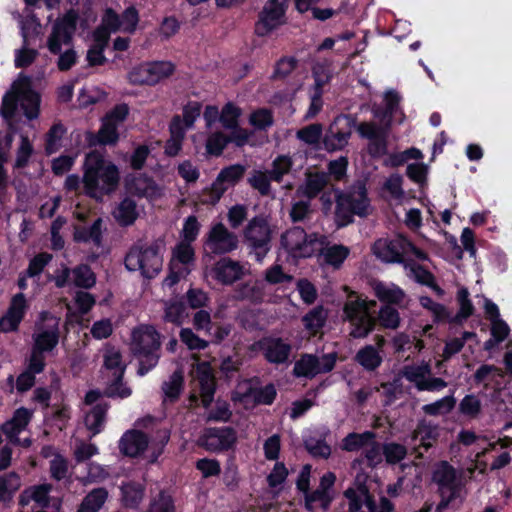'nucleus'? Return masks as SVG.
Listing matches in <instances>:
<instances>
[{
	"label": "nucleus",
	"mask_w": 512,
	"mask_h": 512,
	"mask_svg": "<svg viewBox=\"0 0 512 512\" xmlns=\"http://www.w3.org/2000/svg\"><path fill=\"white\" fill-rule=\"evenodd\" d=\"M485 470L486 464L478 460L462 472H458L448 462H441L433 473V480L438 485L441 495L437 511L440 512L448 506L458 507L467 495L466 477L470 480L476 479L475 471H478L477 475H484Z\"/></svg>",
	"instance_id": "obj_1"
},
{
	"label": "nucleus",
	"mask_w": 512,
	"mask_h": 512,
	"mask_svg": "<svg viewBox=\"0 0 512 512\" xmlns=\"http://www.w3.org/2000/svg\"><path fill=\"white\" fill-rule=\"evenodd\" d=\"M485 470L486 464L478 460L462 472H458L448 462H441L433 473V480L438 485L441 495L437 511L440 512L448 506L458 507L467 495L466 477L470 480L476 479L475 471H478L477 475H484Z\"/></svg>",
	"instance_id": "obj_2"
},
{
	"label": "nucleus",
	"mask_w": 512,
	"mask_h": 512,
	"mask_svg": "<svg viewBox=\"0 0 512 512\" xmlns=\"http://www.w3.org/2000/svg\"><path fill=\"white\" fill-rule=\"evenodd\" d=\"M84 169L83 185L88 196L101 200L117 188L119 170L99 152L92 151L86 155Z\"/></svg>",
	"instance_id": "obj_3"
},
{
	"label": "nucleus",
	"mask_w": 512,
	"mask_h": 512,
	"mask_svg": "<svg viewBox=\"0 0 512 512\" xmlns=\"http://www.w3.org/2000/svg\"><path fill=\"white\" fill-rule=\"evenodd\" d=\"M130 347L139 360L138 375L144 376L152 370L160 358V334L154 326L141 324L131 332Z\"/></svg>",
	"instance_id": "obj_4"
},
{
	"label": "nucleus",
	"mask_w": 512,
	"mask_h": 512,
	"mask_svg": "<svg viewBox=\"0 0 512 512\" xmlns=\"http://www.w3.org/2000/svg\"><path fill=\"white\" fill-rule=\"evenodd\" d=\"M164 250L165 243L162 239L135 245L125 257V266L129 271H139L145 278H154L162 270Z\"/></svg>",
	"instance_id": "obj_5"
},
{
	"label": "nucleus",
	"mask_w": 512,
	"mask_h": 512,
	"mask_svg": "<svg viewBox=\"0 0 512 512\" xmlns=\"http://www.w3.org/2000/svg\"><path fill=\"white\" fill-rule=\"evenodd\" d=\"M39 105V95L31 89L29 78L20 74L11 91L3 97L0 113L9 119L19 106L28 119H35L39 115Z\"/></svg>",
	"instance_id": "obj_6"
},
{
	"label": "nucleus",
	"mask_w": 512,
	"mask_h": 512,
	"mask_svg": "<svg viewBox=\"0 0 512 512\" xmlns=\"http://www.w3.org/2000/svg\"><path fill=\"white\" fill-rule=\"evenodd\" d=\"M336 217L340 225H347L353 215L365 217L372 211L365 183L358 181L347 191L336 195Z\"/></svg>",
	"instance_id": "obj_7"
},
{
	"label": "nucleus",
	"mask_w": 512,
	"mask_h": 512,
	"mask_svg": "<svg viewBox=\"0 0 512 512\" xmlns=\"http://www.w3.org/2000/svg\"><path fill=\"white\" fill-rule=\"evenodd\" d=\"M374 305L375 301L368 302L353 291L348 294L343 306V319L350 323L353 338H365L374 329L375 321L369 312Z\"/></svg>",
	"instance_id": "obj_8"
},
{
	"label": "nucleus",
	"mask_w": 512,
	"mask_h": 512,
	"mask_svg": "<svg viewBox=\"0 0 512 512\" xmlns=\"http://www.w3.org/2000/svg\"><path fill=\"white\" fill-rule=\"evenodd\" d=\"M372 251L378 259L386 263H399L404 259H418L421 261L427 259L425 252L402 236H396L392 239H378L374 243Z\"/></svg>",
	"instance_id": "obj_9"
},
{
	"label": "nucleus",
	"mask_w": 512,
	"mask_h": 512,
	"mask_svg": "<svg viewBox=\"0 0 512 512\" xmlns=\"http://www.w3.org/2000/svg\"><path fill=\"white\" fill-rule=\"evenodd\" d=\"M281 244L293 258H307L322 249V241L317 234H307L302 228L287 230L281 237Z\"/></svg>",
	"instance_id": "obj_10"
},
{
	"label": "nucleus",
	"mask_w": 512,
	"mask_h": 512,
	"mask_svg": "<svg viewBox=\"0 0 512 512\" xmlns=\"http://www.w3.org/2000/svg\"><path fill=\"white\" fill-rule=\"evenodd\" d=\"M400 375L418 391L440 392L448 385L444 379L433 376L431 365L425 361L405 365Z\"/></svg>",
	"instance_id": "obj_11"
},
{
	"label": "nucleus",
	"mask_w": 512,
	"mask_h": 512,
	"mask_svg": "<svg viewBox=\"0 0 512 512\" xmlns=\"http://www.w3.org/2000/svg\"><path fill=\"white\" fill-rule=\"evenodd\" d=\"M195 263V252L191 244L179 242L172 251L169 263V273L163 280L165 287H172L181 279L186 278L192 271Z\"/></svg>",
	"instance_id": "obj_12"
},
{
	"label": "nucleus",
	"mask_w": 512,
	"mask_h": 512,
	"mask_svg": "<svg viewBox=\"0 0 512 512\" xmlns=\"http://www.w3.org/2000/svg\"><path fill=\"white\" fill-rule=\"evenodd\" d=\"M59 324L60 318L42 312L32 335V348L44 353L52 352L59 342Z\"/></svg>",
	"instance_id": "obj_13"
},
{
	"label": "nucleus",
	"mask_w": 512,
	"mask_h": 512,
	"mask_svg": "<svg viewBox=\"0 0 512 512\" xmlns=\"http://www.w3.org/2000/svg\"><path fill=\"white\" fill-rule=\"evenodd\" d=\"M174 70L175 66L170 61L147 62L133 68L128 74V79L132 84L155 85L172 75Z\"/></svg>",
	"instance_id": "obj_14"
},
{
	"label": "nucleus",
	"mask_w": 512,
	"mask_h": 512,
	"mask_svg": "<svg viewBox=\"0 0 512 512\" xmlns=\"http://www.w3.org/2000/svg\"><path fill=\"white\" fill-rule=\"evenodd\" d=\"M244 237L248 245L254 250L256 260L261 262L269 251L271 229L263 217H255L249 221Z\"/></svg>",
	"instance_id": "obj_15"
},
{
	"label": "nucleus",
	"mask_w": 512,
	"mask_h": 512,
	"mask_svg": "<svg viewBox=\"0 0 512 512\" xmlns=\"http://www.w3.org/2000/svg\"><path fill=\"white\" fill-rule=\"evenodd\" d=\"M238 244L237 235L222 223L213 224L204 238V250L216 255L230 253L237 249Z\"/></svg>",
	"instance_id": "obj_16"
},
{
	"label": "nucleus",
	"mask_w": 512,
	"mask_h": 512,
	"mask_svg": "<svg viewBox=\"0 0 512 512\" xmlns=\"http://www.w3.org/2000/svg\"><path fill=\"white\" fill-rule=\"evenodd\" d=\"M288 0H268L259 14L256 33L265 36L285 22Z\"/></svg>",
	"instance_id": "obj_17"
},
{
	"label": "nucleus",
	"mask_w": 512,
	"mask_h": 512,
	"mask_svg": "<svg viewBox=\"0 0 512 512\" xmlns=\"http://www.w3.org/2000/svg\"><path fill=\"white\" fill-rule=\"evenodd\" d=\"M248 272L247 264L224 257L213 265L207 275L222 285H232Z\"/></svg>",
	"instance_id": "obj_18"
},
{
	"label": "nucleus",
	"mask_w": 512,
	"mask_h": 512,
	"mask_svg": "<svg viewBox=\"0 0 512 512\" xmlns=\"http://www.w3.org/2000/svg\"><path fill=\"white\" fill-rule=\"evenodd\" d=\"M335 353L324 354L320 357L315 355H303L294 365V374L298 377L312 378L320 373L330 372L336 363Z\"/></svg>",
	"instance_id": "obj_19"
},
{
	"label": "nucleus",
	"mask_w": 512,
	"mask_h": 512,
	"mask_svg": "<svg viewBox=\"0 0 512 512\" xmlns=\"http://www.w3.org/2000/svg\"><path fill=\"white\" fill-rule=\"evenodd\" d=\"M77 22V15L70 11L64 17L58 19L53 25L52 32L47 41L50 52L58 54L62 46L69 45L74 34Z\"/></svg>",
	"instance_id": "obj_20"
},
{
	"label": "nucleus",
	"mask_w": 512,
	"mask_h": 512,
	"mask_svg": "<svg viewBox=\"0 0 512 512\" xmlns=\"http://www.w3.org/2000/svg\"><path fill=\"white\" fill-rule=\"evenodd\" d=\"M236 441V433L232 428H207L197 440L199 446L210 452L229 449Z\"/></svg>",
	"instance_id": "obj_21"
},
{
	"label": "nucleus",
	"mask_w": 512,
	"mask_h": 512,
	"mask_svg": "<svg viewBox=\"0 0 512 512\" xmlns=\"http://www.w3.org/2000/svg\"><path fill=\"white\" fill-rule=\"evenodd\" d=\"M244 169L240 165H233L223 169L210 189L203 195L202 202L215 204L219 201L229 186L237 182L243 175Z\"/></svg>",
	"instance_id": "obj_22"
},
{
	"label": "nucleus",
	"mask_w": 512,
	"mask_h": 512,
	"mask_svg": "<svg viewBox=\"0 0 512 512\" xmlns=\"http://www.w3.org/2000/svg\"><path fill=\"white\" fill-rule=\"evenodd\" d=\"M486 318L491 325V338L484 343L485 350H492L503 342L510 333L508 324L501 318L498 306L489 299H485L484 305Z\"/></svg>",
	"instance_id": "obj_23"
},
{
	"label": "nucleus",
	"mask_w": 512,
	"mask_h": 512,
	"mask_svg": "<svg viewBox=\"0 0 512 512\" xmlns=\"http://www.w3.org/2000/svg\"><path fill=\"white\" fill-rule=\"evenodd\" d=\"M192 382L199 388L203 406L208 407L215 392V377L208 362L197 363L192 371Z\"/></svg>",
	"instance_id": "obj_24"
},
{
	"label": "nucleus",
	"mask_w": 512,
	"mask_h": 512,
	"mask_svg": "<svg viewBox=\"0 0 512 512\" xmlns=\"http://www.w3.org/2000/svg\"><path fill=\"white\" fill-rule=\"evenodd\" d=\"M125 189L131 195L149 200L158 199L163 195V188L143 174L129 175L125 180Z\"/></svg>",
	"instance_id": "obj_25"
},
{
	"label": "nucleus",
	"mask_w": 512,
	"mask_h": 512,
	"mask_svg": "<svg viewBox=\"0 0 512 512\" xmlns=\"http://www.w3.org/2000/svg\"><path fill=\"white\" fill-rule=\"evenodd\" d=\"M27 309V302L23 293H18L11 299L6 314L0 319V330L12 332L17 330Z\"/></svg>",
	"instance_id": "obj_26"
},
{
	"label": "nucleus",
	"mask_w": 512,
	"mask_h": 512,
	"mask_svg": "<svg viewBox=\"0 0 512 512\" xmlns=\"http://www.w3.org/2000/svg\"><path fill=\"white\" fill-rule=\"evenodd\" d=\"M401 96L395 90H387L383 96V106L373 105L372 113L380 124L390 127L393 116L399 111Z\"/></svg>",
	"instance_id": "obj_27"
},
{
	"label": "nucleus",
	"mask_w": 512,
	"mask_h": 512,
	"mask_svg": "<svg viewBox=\"0 0 512 512\" xmlns=\"http://www.w3.org/2000/svg\"><path fill=\"white\" fill-rule=\"evenodd\" d=\"M328 184V175L325 172L307 170L305 179L297 188V195L307 199L315 198Z\"/></svg>",
	"instance_id": "obj_28"
},
{
	"label": "nucleus",
	"mask_w": 512,
	"mask_h": 512,
	"mask_svg": "<svg viewBox=\"0 0 512 512\" xmlns=\"http://www.w3.org/2000/svg\"><path fill=\"white\" fill-rule=\"evenodd\" d=\"M439 437V427L427 420H420L412 432V441L414 442V450L417 451L419 448L425 450L432 447Z\"/></svg>",
	"instance_id": "obj_29"
},
{
	"label": "nucleus",
	"mask_w": 512,
	"mask_h": 512,
	"mask_svg": "<svg viewBox=\"0 0 512 512\" xmlns=\"http://www.w3.org/2000/svg\"><path fill=\"white\" fill-rule=\"evenodd\" d=\"M259 344L269 362L279 364L288 360L291 346L281 338H264Z\"/></svg>",
	"instance_id": "obj_30"
},
{
	"label": "nucleus",
	"mask_w": 512,
	"mask_h": 512,
	"mask_svg": "<svg viewBox=\"0 0 512 512\" xmlns=\"http://www.w3.org/2000/svg\"><path fill=\"white\" fill-rule=\"evenodd\" d=\"M102 219L97 218L90 226L83 223L74 225L73 239L79 243H89L99 248L102 246Z\"/></svg>",
	"instance_id": "obj_31"
},
{
	"label": "nucleus",
	"mask_w": 512,
	"mask_h": 512,
	"mask_svg": "<svg viewBox=\"0 0 512 512\" xmlns=\"http://www.w3.org/2000/svg\"><path fill=\"white\" fill-rule=\"evenodd\" d=\"M32 412L26 408H19L14 412L13 417L2 425V431L13 443L20 444L18 435L24 431L30 422Z\"/></svg>",
	"instance_id": "obj_32"
},
{
	"label": "nucleus",
	"mask_w": 512,
	"mask_h": 512,
	"mask_svg": "<svg viewBox=\"0 0 512 512\" xmlns=\"http://www.w3.org/2000/svg\"><path fill=\"white\" fill-rule=\"evenodd\" d=\"M148 447L146 435L140 431L132 430L126 432L120 439V451L130 457L140 455Z\"/></svg>",
	"instance_id": "obj_33"
},
{
	"label": "nucleus",
	"mask_w": 512,
	"mask_h": 512,
	"mask_svg": "<svg viewBox=\"0 0 512 512\" xmlns=\"http://www.w3.org/2000/svg\"><path fill=\"white\" fill-rule=\"evenodd\" d=\"M503 378L504 374L500 368L487 364L480 366L474 374V381L477 384H483L485 388L494 390L500 389Z\"/></svg>",
	"instance_id": "obj_34"
},
{
	"label": "nucleus",
	"mask_w": 512,
	"mask_h": 512,
	"mask_svg": "<svg viewBox=\"0 0 512 512\" xmlns=\"http://www.w3.org/2000/svg\"><path fill=\"white\" fill-rule=\"evenodd\" d=\"M372 289L375 296L381 301L388 304L401 306L405 301V293L403 290L393 283L374 282Z\"/></svg>",
	"instance_id": "obj_35"
},
{
	"label": "nucleus",
	"mask_w": 512,
	"mask_h": 512,
	"mask_svg": "<svg viewBox=\"0 0 512 512\" xmlns=\"http://www.w3.org/2000/svg\"><path fill=\"white\" fill-rule=\"evenodd\" d=\"M120 491L121 502L123 506L131 509H136L139 507L144 498L145 487L141 483L127 481L121 484Z\"/></svg>",
	"instance_id": "obj_36"
},
{
	"label": "nucleus",
	"mask_w": 512,
	"mask_h": 512,
	"mask_svg": "<svg viewBox=\"0 0 512 512\" xmlns=\"http://www.w3.org/2000/svg\"><path fill=\"white\" fill-rule=\"evenodd\" d=\"M139 216V209L135 200L125 197L113 210V217L121 226L132 225Z\"/></svg>",
	"instance_id": "obj_37"
},
{
	"label": "nucleus",
	"mask_w": 512,
	"mask_h": 512,
	"mask_svg": "<svg viewBox=\"0 0 512 512\" xmlns=\"http://www.w3.org/2000/svg\"><path fill=\"white\" fill-rule=\"evenodd\" d=\"M52 490L50 484H41L32 486L23 491L19 498V504L26 506L30 501H34L39 507L45 508L49 505V493Z\"/></svg>",
	"instance_id": "obj_38"
},
{
	"label": "nucleus",
	"mask_w": 512,
	"mask_h": 512,
	"mask_svg": "<svg viewBox=\"0 0 512 512\" xmlns=\"http://www.w3.org/2000/svg\"><path fill=\"white\" fill-rule=\"evenodd\" d=\"M107 44V33L103 29H96L92 35V44L87 52V61L90 65H101L106 61L103 51Z\"/></svg>",
	"instance_id": "obj_39"
},
{
	"label": "nucleus",
	"mask_w": 512,
	"mask_h": 512,
	"mask_svg": "<svg viewBox=\"0 0 512 512\" xmlns=\"http://www.w3.org/2000/svg\"><path fill=\"white\" fill-rule=\"evenodd\" d=\"M103 362L105 369L111 371L114 378H117V380L122 379L126 364L122 359L119 349L113 346H106L103 350Z\"/></svg>",
	"instance_id": "obj_40"
},
{
	"label": "nucleus",
	"mask_w": 512,
	"mask_h": 512,
	"mask_svg": "<svg viewBox=\"0 0 512 512\" xmlns=\"http://www.w3.org/2000/svg\"><path fill=\"white\" fill-rule=\"evenodd\" d=\"M171 136L165 145V153L169 156H176L182 149V143L185 136V129L182 127V121L179 116L173 118L170 124Z\"/></svg>",
	"instance_id": "obj_41"
},
{
	"label": "nucleus",
	"mask_w": 512,
	"mask_h": 512,
	"mask_svg": "<svg viewBox=\"0 0 512 512\" xmlns=\"http://www.w3.org/2000/svg\"><path fill=\"white\" fill-rule=\"evenodd\" d=\"M232 399L235 403H239L245 409L253 408L258 404L257 388H254L250 381H242L237 385Z\"/></svg>",
	"instance_id": "obj_42"
},
{
	"label": "nucleus",
	"mask_w": 512,
	"mask_h": 512,
	"mask_svg": "<svg viewBox=\"0 0 512 512\" xmlns=\"http://www.w3.org/2000/svg\"><path fill=\"white\" fill-rule=\"evenodd\" d=\"M107 499L108 491L105 488H95L83 498L77 512H99Z\"/></svg>",
	"instance_id": "obj_43"
},
{
	"label": "nucleus",
	"mask_w": 512,
	"mask_h": 512,
	"mask_svg": "<svg viewBox=\"0 0 512 512\" xmlns=\"http://www.w3.org/2000/svg\"><path fill=\"white\" fill-rule=\"evenodd\" d=\"M456 405V398L452 392L432 403L425 404L422 406V411L429 416H444L449 414Z\"/></svg>",
	"instance_id": "obj_44"
},
{
	"label": "nucleus",
	"mask_w": 512,
	"mask_h": 512,
	"mask_svg": "<svg viewBox=\"0 0 512 512\" xmlns=\"http://www.w3.org/2000/svg\"><path fill=\"white\" fill-rule=\"evenodd\" d=\"M372 438H376L375 433L365 431L363 433H349L341 442V449L347 452H355L365 449Z\"/></svg>",
	"instance_id": "obj_45"
},
{
	"label": "nucleus",
	"mask_w": 512,
	"mask_h": 512,
	"mask_svg": "<svg viewBox=\"0 0 512 512\" xmlns=\"http://www.w3.org/2000/svg\"><path fill=\"white\" fill-rule=\"evenodd\" d=\"M322 66H316L314 68V76H315V85L316 92L311 98V104L307 112V117H314L322 107V99H321V87L329 80V73H320L322 70Z\"/></svg>",
	"instance_id": "obj_46"
},
{
	"label": "nucleus",
	"mask_w": 512,
	"mask_h": 512,
	"mask_svg": "<svg viewBox=\"0 0 512 512\" xmlns=\"http://www.w3.org/2000/svg\"><path fill=\"white\" fill-rule=\"evenodd\" d=\"M21 33L26 45H35L36 39L41 34V25L30 12L21 21Z\"/></svg>",
	"instance_id": "obj_47"
},
{
	"label": "nucleus",
	"mask_w": 512,
	"mask_h": 512,
	"mask_svg": "<svg viewBox=\"0 0 512 512\" xmlns=\"http://www.w3.org/2000/svg\"><path fill=\"white\" fill-rule=\"evenodd\" d=\"M106 411L107 407L105 405L97 404L86 412L85 425L90 431H92L93 435H96L101 431Z\"/></svg>",
	"instance_id": "obj_48"
},
{
	"label": "nucleus",
	"mask_w": 512,
	"mask_h": 512,
	"mask_svg": "<svg viewBox=\"0 0 512 512\" xmlns=\"http://www.w3.org/2000/svg\"><path fill=\"white\" fill-rule=\"evenodd\" d=\"M183 388V373L175 371L162 385L164 401L174 402L178 399Z\"/></svg>",
	"instance_id": "obj_49"
},
{
	"label": "nucleus",
	"mask_w": 512,
	"mask_h": 512,
	"mask_svg": "<svg viewBox=\"0 0 512 512\" xmlns=\"http://www.w3.org/2000/svg\"><path fill=\"white\" fill-rule=\"evenodd\" d=\"M146 512H176L172 495L167 491H160L151 498Z\"/></svg>",
	"instance_id": "obj_50"
},
{
	"label": "nucleus",
	"mask_w": 512,
	"mask_h": 512,
	"mask_svg": "<svg viewBox=\"0 0 512 512\" xmlns=\"http://www.w3.org/2000/svg\"><path fill=\"white\" fill-rule=\"evenodd\" d=\"M350 254V249L344 245H332L322 252L326 264L339 268Z\"/></svg>",
	"instance_id": "obj_51"
},
{
	"label": "nucleus",
	"mask_w": 512,
	"mask_h": 512,
	"mask_svg": "<svg viewBox=\"0 0 512 512\" xmlns=\"http://www.w3.org/2000/svg\"><path fill=\"white\" fill-rule=\"evenodd\" d=\"M34 153L32 141L25 134H20V141L16 149V158L14 166L16 168H24L28 165L31 156Z\"/></svg>",
	"instance_id": "obj_52"
},
{
	"label": "nucleus",
	"mask_w": 512,
	"mask_h": 512,
	"mask_svg": "<svg viewBox=\"0 0 512 512\" xmlns=\"http://www.w3.org/2000/svg\"><path fill=\"white\" fill-rule=\"evenodd\" d=\"M358 363L367 370H374L382 361L375 347L368 345L362 348L356 355Z\"/></svg>",
	"instance_id": "obj_53"
},
{
	"label": "nucleus",
	"mask_w": 512,
	"mask_h": 512,
	"mask_svg": "<svg viewBox=\"0 0 512 512\" xmlns=\"http://www.w3.org/2000/svg\"><path fill=\"white\" fill-rule=\"evenodd\" d=\"M349 137L350 132L338 131L332 125L324 138L325 148L329 151L340 150L346 146Z\"/></svg>",
	"instance_id": "obj_54"
},
{
	"label": "nucleus",
	"mask_w": 512,
	"mask_h": 512,
	"mask_svg": "<svg viewBox=\"0 0 512 512\" xmlns=\"http://www.w3.org/2000/svg\"><path fill=\"white\" fill-rule=\"evenodd\" d=\"M332 498L330 491H323L317 488L312 493H305V506L309 511H312L317 506L326 510L329 507Z\"/></svg>",
	"instance_id": "obj_55"
},
{
	"label": "nucleus",
	"mask_w": 512,
	"mask_h": 512,
	"mask_svg": "<svg viewBox=\"0 0 512 512\" xmlns=\"http://www.w3.org/2000/svg\"><path fill=\"white\" fill-rule=\"evenodd\" d=\"M73 285L82 288H90L95 282L96 278L93 271L87 265H79L72 270Z\"/></svg>",
	"instance_id": "obj_56"
},
{
	"label": "nucleus",
	"mask_w": 512,
	"mask_h": 512,
	"mask_svg": "<svg viewBox=\"0 0 512 512\" xmlns=\"http://www.w3.org/2000/svg\"><path fill=\"white\" fill-rule=\"evenodd\" d=\"M110 476L107 466L101 465L96 462H89L87 464V475L82 479L84 484L100 483L105 481Z\"/></svg>",
	"instance_id": "obj_57"
},
{
	"label": "nucleus",
	"mask_w": 512,
	"mask_h": 512,
	"mask_svg": "<svg viewBox=\"0 0 512 512\" xmlns=\"http://www.w3.org/2000/svg\"><path fill=\"white\" fill-rule=\"evenodd\" d=\"M407 455V448L399 443L390 442L383 445V457L390 465L400 463Z\"/></svg>",
	"instance_id": "obj_58"
},
{
	"label": "nucleus",
	"mask_w": 512,
	"mask_h": 512,
	"mask_svg": "<svg viewBox=\"0 0 512 512\" xmlns=\"http://www.w3.org/2000/svg\"><path fill=\"white\" fill-rule=\"evenodd\" d=\"M482 405L479 398L473 394L466 395L459 404V411L466 417L477 418L481 413Z\"/></svg>",
	"instance_id": "obj_59"
},
{
	"label": "nucleus",
	"mask_w": 512,
	"mask_h": 512,
	"mask_svg": "<svg viewBox=\"0 0 512 512\" xmlns=\"http://www.w3.org/2000/svg\"><path fill=\"white\" fill-rule=\"evenodd\" d=\"M378 320L381 326L387 329H397L400 325L399 313L390 305H385L379 310Z\"/></svg>",
	"instance_id": "obj_60"
},
{
	"label": "nucleus",
	"mask_w": 512,
	"mask_h": 512,
	"mask_svg": "<svg viewBox=\"0 0 512 512\" xmlns=\"http://www.w3.org/2000/svg\"><path fill=\"white\" fill-rule=\"evenodd\" d=\"M229 141V138L222 132H211L206 141L207 153L215 156L220 155Z\"/></svg>",
	"instance_id": "obj_61"
},
{
	"label": "nucleus",
	"mask_w": 512,
	"mask_h": 512,
	"mask_svg": "<svg viewBox=\"0 0 512 512\" xmlns=\"http://www.w3.org/2000/svg\"><path fill=\"white\" fill-rule=\"evenodd\" d=\"M66 130L62 124H54L46 136V152L48 154L55 153L60 147V141Z\"/></svg>",
	"instance_id": "obj_62"
},
{
	"label": "nucleus",
	"mask_w": 512,
	"mask_h": 512,
	"mask_svg": "<svg viewBox=\"0 0 512 512\" xmlns=\"http://www.w3.org/2000/svg\"><path fill=\"white\" fill-rule=\"evenodd\" d=\"M241 111L232 103H227L220 114V122L226 129H235L238 125V118Z\"/></svg>",
	"instance_id": "obj_63"
},
{
	"label": "nucleus",
	"mask_w": 512,
	"mask_h": 512,
	"mask_svg": "<svg viewBox=\"0 0 512 512\" xmlns=\"http://www.w3.org/2000/svg\"><path fill=\"white\" fill-rule=\"evenodd\" d=\"M292 167V160L288 156L277 157L272 164L269 172L270 179L274 181H281L283 176L287 174Z\"/></svg>",
	"instance_id": "obj_64"
}]
</instances>
